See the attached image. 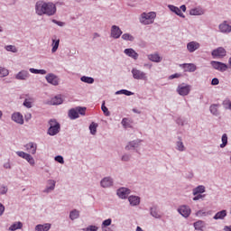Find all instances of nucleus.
<instances>
[{"label": "nucleus", "mask_w": 231, "mask_h": 231, "mask_svg": "<svg viewBox=\"0 0 231 231\" xmlns=\"http://www.w3.org/2000/svg\"><path fill=\"white\" fill-rule=\"evenodd\" d=\"M34 10L37 15H47V17H53V15L57 14V5L53 2L39 0L35 3Z\"/></svg>", "instance_id": "f257e3e1"}, {"label": "nucleus", "mask_w": 231, "mask_h": 231, "mask_svg": "<svg viewBox=\"0 0 231 231\" xmlns=\"http://www.w3.org/2000/svg\"><path fill=\"white\" fill-rule=\"evenodd\" d=\"M156 19V12L142 13L139 16V23L143 26H149V24H154Z\"/></svg>", "instance_id": "f03ea898"}, {"label": "nucleus", "mask_w": 231, "mask_h": 231, "mask_svg": "<svg viewBox=\"0 0 231 231\" xmlns=\"http://www.w3.org/2000/svg\"><path fill=\"white\" fill-rule=\"evenodd\" d=\"M86 106H77L69 110L68 116L70 120H77L81 115V116H86Z\"/></svg>", "instance_id": "7ed1b4c3"}, {"label": "nucleus", "mask_w": 231, "mask_h": 231, "mask_svg": "<svg viewBox=\"0 0 231 231\" xmlns=\"http://www.w3.org/2000/svg\"><path fill=\"white\" fill-rule=\"evenodd\" d=\"M50 127L48 129L47 134L50 136H55L56 134H59L60 133V124L57 122L55 119H51L49 121Z\"/></svg>", "instance_id": "20e7f679"}, {"label": "nucleus", "mask_w": 231, "mask_h": 231, "mask_svg": "<svg viewBox=\"0 0 231 231\" xmlns=\"http://www.w3.org/2000/svg\"><path fill=\"white\" fill-rule=\"evenodd\" d=\"M143 141L141 139H136L134 141H130L127 145L125 147V151H135V152H137V154H140V150L138 149V147H140V144L143 143Z\"/></svg>", "instance_id": "39448f33"}, {"label": "nucleus", "mask_w": 231, "mask_h": 231, "mask_svg": "<svg viewBox=\"0 0 231 231\" xmlns=\"http://www.w3.org/2000/svg\"><path fill=\"white\" fill-rule=\"evenodd\" d=\"M190 89H192V87L186 83H181L177 88V93L180 97H187L190 93Z\"/></svg>", "instance_id": "423d86ee"}, {"label": "nucleus", "mask_w": 231, "mask_h": 231, "mask_svg": "<svg viewBox=\"0 0 231 231\" xmlns=\"http://www.w3.org/2000/svg\"><path fill=\"white\" fill-rule=\"evenodd\" d=\"M131 73L135 80H147V73L136 68L132 69Z\"/></svg>", "instance_id": "0eeeda50"}, {"label": "nucleus", "mask_w": 231, "mask_h": 231, "mask_svg": "<svg viewBox=\"0 0 231 231\" xmlns=\"http://www.w3.org/2000/svg\"><path fill=\"white\" fill-rule=\"evenodd\" d=\"M45 80H47L48 84H51V86H59V84H60V79L53 73L47 74L45 76Z\"/></svg>", "instance_id": "6e6552de"}, {"label": "nucleus", "mask_w": 231, "mask_h": 231, "mask_svg": "<svg viewBox=\"0 0 231 231\" xmlns=\"http://www.w3.org/2000/svg\"><path fill=\"white\" fill-rule=\"evenodd\" d=\"M129 194H131V190L129 189V188L121 187L116 190V196L120 199H128Z\"/></svg>", "instance_id": "1a4fd4ad"}, {"label": "nucleus", "mask_w": 231, "mask_h": 231, "mask_svg": "<svg viewBox=\"0 0 231 231\" xmlns=\"http://www.w3.org/2000/svg\"><path fill=\"white\" fill-rule=\"evenodd\" d=\"M177 212H179L182 217L187 219V217H189L190 214H192V209L187 205H181L178 208Z\"/></svg>", "instance_id": "9d476101"}, {"label": "nucleus", "mask_w": 231, "mask_h": 231, "mask_svg": "<svg viewBox=\"0 0 231 231\" xmlns=\"http://www.w3.org/2000/svg\"><path fill=\"white\" fill-rule=\"evenodd\" d=\"M210 64L214 69H217V71H221V73H224V71L228 69V65H226V63L212 60Z\"/></svg>", "instance_id": "9b49d317"}, {"label": "nucleus", "mask_w": 231, "mask_h": 231, "mask_svg": "<svg viewBox=\"0 0 231 231\" xmlns=\"http://www.w3.org/2000/svg\"><path fill=\"white\" fill-rule=\"evenodd\" d=\"M113 185H115V180L111 176L105 177L100 180V187L102 189H111Z\"/></svg>", "instance_id": "f8f14e48"}, {"label": "nucleus", "mask_w": 231, "mask_h": 231, "mask_svg": "<svg viewBox=\"0 0 231 231\" xmlns=\"http://www.w3.org/2000/svg\"><path fill=\"white\" fill-rule=\"evenodd\" d=\"M122 33L124 32L118 25H112L110 32V37H112V39H120Z\"/></svg>", "instance_id": "ddd939ff"}, {"label": "nucleus", "mask_w": 231, "mask_h": 231, "mask_svg": "<svg viewBox=\"0 0 231 231\" xmlns=\"http://www.w3.org/2000/svg\"><path fill=\"white\" fill-rule=\"evenodd\" d=\"M218 30L220 33H224L226 35H228V33H231V25L228 24L227 21H224L218 25Z\"/></svg>", "instance_id": "4468645a"}, {"label": "nucleus", "mask_w": 231, "mask_h": 231, "mask_svg": "<svg viewBox=\"0 0 231 231\" xmlns=\"http://www.w3.org/2000/svg\"><path fill=\"white\" fill-rule=\"evenodd\" d=\"M199 48H201V44L198 42H189L187 43V50L189 53H194V51H197Z\"/></svg>", "instance_id": "2eb2a0df"}, {"label": "nucleus", "mask_w": 231, "mask_h": 231, "mask_svg": "<svg viewBox=\"0 0 231 231\" xmlns=\"http://www.w3.org/2000/svg\"><path fill=\"white\" fill-rule=\"evenodd\" d=\"M184 71L189 72V73H194L196 69H198V67H196V64L194 63H183L180 65Z\"/></svg>", "instance_id": "dca6fc26"}, {"label": "nucleus", "mask_w": 231, "mask_h": 231, "mask_svg": "<svg viewBox=\"0 0 231 231\" xmlns=\"http://www.w3.org/2000/svg\"><path fill=\"white\" fill-rule=\"evenodd\" d=\"M211 55L212 57H226V50L223 47H218L212 51Z\"/></svg>", "instance_id": "f3484780"}, {"label": "nucleus", "mask_w": 231, "mask_h": 231, "mask_svg": "<svg viewBox=\"0 0 231 231\" xmlns=\"http://www.w3.org/2000/svg\"><path fill=\"white\" fill-rule=\"evenodd\" d=\"M16 80H28L30 79V72L26 69L19 71L15 77Z\"/></svg>", "instance_id": "a211bd4d"}, {"label": "nucleus", "mask_w": 231, "mask_h": 231, "mask_svg": "<svg viewBox=\"0 0 231 231\" xmlns=\"http://www.w3.org/2000/svg\"><path fill=\"white\" fill-rule=\"evenodd\" d=\"M55 185H57V181H55L53 180H48L47 186H46L45 189L43 190V192L45 194H50V192H53V190H55Z\"/></svg>", "instance_id": "6ab92c4d"}, {"label": "nucleus", "mask_w": 231, "mask_h": 231, "mask_svg": "<svg viewBox=\"0 0 231 231\" xmlns=\"http://www.w3.org/2000/svg\"><path fill=\"white\" fill-rule=\"evenodd\" d=\"M150 216L154 217V219H162V214L158 210V206L154 205L150 208Z\"/></svg>", "instance_id": "aec40b11"}, {"label": "nucleus", "mask_w": 231, "mask_h": 231, "mask_svg": "<svg viewBox=\"0 0 231 231\" xmlns=\"http://www.w3.org/2000/svg\"><path fill=\"white\" fill-rule=\"evenodd\" d=\"M124 54L127 55V57H131V59H134V60H138V52L134 51L133 48L125 49Z\"/></svg>", "instance_id": "412c9836"}, {"label": "nucleus", "mask_w": 231, "mask_h": 231, "mask_svg": "<svg viewBox=\"0 0 231 231\" xmlns=\"http://www.w3.org/2000/svg\"><path fill=\"white\" fill-rule=\"evenodd\" d=\"M11 118L13 122H15L16 124H20V125H23V124H24V118L23 117V115H21V113L19 112L14 113Z\"/></svg>", "instance_id": "4be33fe9"}, {"label": "nucleus", "mask_w": 231, "mask_h": 231, "mask_svg": "<svg viewBox=\"0 0 231 231\" xmlns=\"http://www.w3.org/2000/svg\"><path fill=\"white\" fill-rule=\"evenodd\" d=\"M24 147L29 154H35L37 152V143L33 142L28 143Z\"/></svg>", "instance_id": "5701e85b"}, {"label": "nucleus", "mask_w": 231, "mask_h": 231, "mask_svg": "<svg viewBox=\"0 0 231 231\" xmlns=\"http://www.w3.org/2000/svg\"><path fill=\"white\" fill-rule=\"evenodd\" d=\"M128 201L131 207H138V205H140L141 199L138 196L131 195L128 197Z\"/></svg>", "instance_id": "b1692460"}, {"label": "nucleus", "mask_w": 231, "mask_h": 231, "mask_svg": "<svg viewBox=\"0 0 231 231\" xmlns=\"http://www.w3.org/2000/svg\"><path fill=\"white\" fill-rule=\"evenodd\" d=\"M193 226L195 230L204 231L205 228H207V223L203 220H198L195 223H193Z\"/></svg>", "instance_id": "393cba45"}, {"label": "nucleus", "mask_w": 231, "mask_h": 231, "mask_svg": "<svg viewBox=\"0 0 231 231\" xmlns=\"http://www.w3.org/2000/svg\"><path fill=\"white\" fill-rule=\"evenodd\" d=\"M168 8L169 10H171V12H173V14H176V15H179V17L185 19V14L181 13V9H180L178 6L169 5Z\"/></svg>", "instance_id": "a878e982"}, {"label": "nucleus", "mask_w": 231, "mask_h": 231, "mask_svg": "<svg viewBox=\"0 0 231 231\" xmlns=\"http://www.w3.org/2000/svg\"><path fill=\"white\" fill-rule=\"evenodd\" d=\"M51 53H55L57 50H59V46L60 44V39H57V36H54V38L51 39Z\"/></svg>", "instance_id": "bb28decb"}, {"label": "nucleus", "mask_w": 231, "mask_h": 231, "mask_svg": "<svg viewBox=\"0 0 231 231\" xmlns=\"http://www.w3.org/2000/svg\"><path fill=\"white\" fill-rule=\"evenodd\" d=\"M50 228H51V224L50 223L38 224L35 226L36 231H50Z\"/></svg>", "instance_id": "cd10ccee"}, {"label": "nucleus", "mask_w": 231, "mask_h": 231, "mask_svg": "<svg viewBox=\"0 0 231 231\" xmlns=\"http://www.w3.org/2000/svg\"><path fill=\"white\" fill-rule=\"evenodd\" d=\"M209 111L214 116H219V104H212L209 106Z\"/></svg>", "instance_id": "c85d7f7f"}, {"label": "nucleus", "mask_w": 231, "mask_h": 231, "mask_svg": "<svg viewBox=\"0 0 231 231\" xmlns=\"http://www.w3.org/2000/svg\"><path fill=\"white\" fill-rule=\"evenodd\" d=\"M80 217V211L79 209H72L69 212V219L71 221H75V219H79Z\"/></svg>", "instance_id": "c756f323"}, {"label": "nucleus", "mask_w": 231, "mask_h": 231, "mask_svg": "<svg viewBox=\"0 0 231 231\" xmlns=\"http://www.w3.org/2000/svg\"><path fill=\"white\" fill-rule=\"evenodd\" d=\"M226 216V209H223L221 211H218L216 213V215L213 217V219L217 221V219H225V217Z\"/></svg>", "instance_id": "7c9ffc66"}, {"label": "nucleus", "mask_w": 231, "mask_h": 231, "mask_svg": "<svg viewBox=\"0 0 231 231\" xmlns=\"http://www.w3.org/2000/svg\"><path fill=\"white\" fill-rule=\"evenodd\" d=\"M62 102H63L62 97L60 96H56L51 99V106H60Z\"/></svg>", "instance_id": "2f4dec72"}, {"label": "nucleus", "mask_w": 231, "mask_h": 231, "mask_svg": "<svg viewBox=\"0 0 231 231\" xmlns=\"http://www.w3.org/2000/svg\"><path fill=\"white\" fill-rule=\"evenodd\" d=\"M205 192V186L199 185L193 189L192 194L193 196H198V194H203Z\"/></svg>", "instance_id": "473e14b6"}, {"label": "nucleus", "mask_w": 231, "mask_h": 231, "mask_svg": "<svg viewBox=\"0 0 231 231\" xmlns=\"http://www.w3.org/2000/svg\"><path fill=\"white\" fill-rule=\"evenodd\" d=\"M178 142L176 143V149L180 151V152H183L185 151V144H183V141H181V137H178Z\"/></svg>", "instance_id": "72a5a7b5"}, {"label": "nucleus", "mask_w": 231, "mask_h": 231, "mask_svg": "<svg viewBox=\"0 0 231 231\" xmlns=\"http://www.w3.org/2000/svg\"><path fill=\"white\" fill-rule=\"evenodd\" d=\"M205 11L201 8H193L189 11V15H203Z\"/></svg>", "instance_id": "f704fd0d"}, {"label": "nucleus", "mask_w": 231, "mask_h": 231, "mask_svg": "<svg viewBox=\"0 0 231 231\" xmlns=\"http://www.w3.org/2000/svg\"><path fill=\"white\" fill-rule=\"evenodd\" d=\"M148 59L152 62H162V58L159 54H150L148 55Z\"/></svg>", "instance_id": "c9c22d12"}, {"label": "nucleus", "mask_w": 231, "mask_h": 231, "mask_svg": "<svg viewBox=\"0 0 231 231\" xmlns=\"http://www.w3.org/2000/svg\"><path fill=\"white\" fill-rule=\"evenodd\" d=\"M23 228V224L21 222H15L9 226L10 231L21 230Z\"/></svg>", "instance_id": "e433bc0d"}, {"label": "nucleus", "mask_w": 231, "mask_h": 231, "mask_svg": "<svg viewBox=\"0 0 231 231\" xmlns=\"http://www.w3.org/2000/svg\"><path fill=\"white\" fill-rule=\"evenodd\" d=\"M98 127V124L95 123V122H92L89 126H88V129L90 131V134H97V128Z\"/></svg>", "instance_id": "4c0bfd02"}, {"label": "nucleus", "mask_w": 231, "mask_h": 231, "mask_svg": "<svg viewBox=\"0 0 231 231\" xmlns=\"http://www.w3.org/2000/svg\"><path fill=\"white\" fill-rule=\"evenodd\" d=\"M81 82H85V84H93L95 82V79L92 77H88V76H82L80 78Z\"/></svg>", "instance_id": "58836bf2"}, {"label": "nucleus", "mask_w": 231, "mask_h": 231, "mask_svg": "<svg viewBox=\"0 0 231 231\" xmlns=\"http://www.w3.org/2000/svg\"><path fill=\"white\" fill-rule=\"evenodd\" d=\"M112 223H113V219H111V218H107V219L104 220L101 224V229L104 230L105 228L111 226Z\"/></svg>", "instance_id": "ea45409f"}, {"label": "nucleus", "mask_w": 231, "mask_h": 231, "mask_svg": "<svg viewBox=\"0 0 231 231\" xmlns=\"http://www.w3.org/2000/svg\"><path fill=\"white\" fill-rule=\"evenodd\" d=\"M221 140H222V143L220 144V148L225 149V146L228 145V135L226 134H224L222 135Z\"/></svg>", "instance_id": "a19ab883"}, {"label": "nucleus", "mask_w": 231, "mask_h": 231, "mask_svg": "<svg viewBox=\"0 0 231 231\" xmlns=\"http://www.w3.org/2000/svg\"><path fill=\"white\" fill-rule=\"evenodd\" d=\"M123 41H129L130 42H134V36H133L131 33H124L122 35Z\"/></svg>", "instance_id": "79ce46f5"}, {"label": "nucleus", "mask_w": 231, "mask_h": 231, "mask_svg": "<svg viewBox=\"0 0 231 231\" xmlns=\"http://www.w3.org/2000/svg\"><path fill=\"white\" fill-rule=\"evenodd\" d=\"M209 214H210V211L207 212L203 209H200V210L196 212L197 217H205L208 216Z\"/></svg>", "instance_id": "37998d69"}, {"label": "nucleus", "mask_w": 231, "mask_h": 231, "mask_svg": "<svg viewBox=\"0 0 231 231\" xmlns=\"http://www.w3.org/2000/svg\"><path fill=\"white\" fill-rule=\"evenodd\" d=\"M24 160H26L29 164L35 165V159H33V157L30 153H27V155H25Z\"/></svg>", "instance_id": "c03bdc74"}, {"label": "nucleus", "mask_w": 231, "mask_h": 231, "mask_svg": "<svg viewBox=\"0 0 231 231\" xmlns=\"http://www.w3.org/2000/svg\"><path fill=\"white\" fill-rule=\"evenodd\" d=\"M101 110L103 111L105 116H111V112H109V109L107 106H106V103L102 104Z\"/></svg>", "instance_id": "a18cd8bd"}, {"label": "nucleus", "mask_w": 231, "mask_h": 231, "mask_svg": "<svg viewBox=\"0 0 231 231\" xmlns=\"http://www.w3.org/2000/svg\"><path fill=\"white\" fill-rule=\"evenodd\" d=\"M222 106L223 107H225L226 109H230L231 111V101L228 98H226L223 102H222Z\"/></svg>", "instance_id": "49530a36"}, {"label": "nucleus", "mask_w": 231, "mask_h": 231, "mask_svg": "<svg viewBox=\"0 0 231 231\" xmlns=\"http://www.w3.org/2000/svg\"><path fill=\"white\" fill-rule=\"evenodd\" d=\"M9 74H10V72L8 71L7 69L0 67V77L1 78L8 77Z\"/></svg>", "instance_id": "de8ad7c7"}, {"label": "nucleus", "mask_w": 231, "mask_h": 231, "mask_svg": "<svg viewBox=\"0 0 231 231\" xmlns=\"http://www.w3.org/2000/svg\"><path fill=\"white\" fill-rule=\"evenodd\" d=\"M5 50L6 51H12V53H17V47L14 45H6Z\"/></svg>", "instance_id": "09e8293b"}, {"label": "nucleus", "mask_w": 231, "mask_h": 231, "mask_svg": "<svg viewBox=\"0 0 231 231\" xmlns=\"http://www.w3.org/2000/svg\"><path fill=\"white\" fill-rule=\"evenodd\" d=\"M133 156L131 155V153H124L123 156L121 157V161L122 162H131V158Z\"/></svg>", "instance_id": "8fccbe9b"}, {"label": "nucleus", "mask_w": 231, "mask_h": 231, "mask_svg": "<svg viewBox=\"0 0 231 231\" xmlns=\"http://www.w3.org/2000/svg\"><path fill=\"white\" fill-rule=\"evenodd\" d=\"M7 192H8V187L2 185L0 187V195L5 196V194H7Z\"/></svg>", "instance_id": "3c124183"}, {"label": "nucleus", "mask_w": 231, "mask_h": 231, "mask_svg": "<svg viewBox=\"0 0 231 231\" xmlns=\"http://www.w3.org/2000/svg\"><path fill=\"white\" fill-rule=\"evenodd\" d=\"M83 231H98V226H88L87 228H83Z\"/></svg>", "instance_id": "603ef678"}, {"label": "nucleus", "mask_w": 231, "mask_h": 231, "mask_svg": "<svg viewBox=\"0 0 231 231\" xmlns=\"http://www.w3.org/2000/svg\"><path fill=\"white\" fill-rule=\"evenodd\" d=\"M55 162H57L58 163H61L64 164V157H62V155H57L55 158H54Z\"/></svg>", "instance_id": "864d4df0"}, {"label": "nucleus", "mask_w": 231, "mask_h": 231, "mask_svg": "<svg viewBox=\"0 0 231 231\" xmlns=\"http://www.w3.org/2000/svg\"><path fill=\"white\" fill-rule=\"evenodd\" d=\"M205 196H206L205 194L202 195L201 193H199L195 195V197L193 198V201H199V199H203Z\"/></svg>", "instance_id": "5fc2aeb1"}, {"label": "nucleus", "mask_w": 231, "mask_h": 231, "mask_svg": "<svg viewBox=\"0 0 231 231\" xmlns=\"http://www.w3.org/2000/svg\"><path fill=\"white\" fill-rule=\"evenodd\" d=\"M24 107H27L28 109H31L32 107V102L28 99H24L23 101Z\"/></svg>", "instance_id": "6e6d98bb"}, {"label": "nucleus", "mask_w": 231, "mask_h": 231, "mask_svg": "<svg viewBox=\"0 0 231 231\" xmlns=\"http://www.w3.org/2000/svg\"><path fill=\"white\" fill-rule=\"evenodd\" d=\"M176 124H178V125L183 126V125H185V119L179 117L176 120Z\"/></svg>", "instance_id": "4d7b16f0"}, {"label": "nucleus", "mask_w": 231, "mask_h": 231, "mask_svg": "<svg viewBox=\"0 0 231 231\" xmlns=\"http://www.w3.org/2000/svg\"><path fill=\"white\" fill-rule=\"evenodd\" d=\"M17 156H19L20 158H23L24 160V158L27 156L28 153L23 152V151H18L16 152Z\"/></svg>", "instance_id": "13d9d810"}, {"label": "nucleus", "mask_w": 231, "mask_h": 231, "mask_svg": "<svg viewBox=\"0 0 231 231\" xmlns=\"http://www.w3.org/2000/svg\"><path fill=\"white\" fill-rule=\"evenodd\" d=\"M51 23H53L54 24H57L58 26H60V27H62L66 24L64 22L57 21L55 19H52Z\"/></svg>", "instance_id": "bf43d9fd"}, {"label": "nucleus", "mask_w": 231, "mask_h": 231, "mask_svg": "<svg viewBox=\"0 0 231 231\" xmlns=\"http://www.w3.org/2000/svg\"><path fill=\"white\" fill-rule=\"evenodd\" d=\"M180 77H181L180 73H175V74L169 76V80H173V79H180Z\"/></svg>", "instance_id": "052dcab7"}, {"label": "nucleus", "mask_w": 231, "mask_h": 231, "mask_svg": "<svg viewBox=\"0 0 231 231\" xmlns=\"http://www.w3.org/2000/svg\"><path fill=\"white\" fill-rule=\"evenodd\" d=\"M218 84H219V79L214 78V79L211 80V86H218Z\"/></svg>", "instance_id": "680f3d73"}, {"label": "nucleus", "mask_w": 231, "mask_h": 231, "mask_svg": "<svg viewBox=\"0 0 231 231\" xmlns=\"http://www.w3.org/2000/svg\"><path fill=\"white\" fill-rule=\"evenodd\" d=\"M124 95H125L126 97H132V95H134V93L130 90L124 89Z\"/></svg>", "instance_id": "e2e57ef3"}, {"label": "nucleus", "mask_w": 231, "mask_h": 231, "mask_svg": "<svg viewBox=\"0 0 231 231\" xmlns=\"http://www.w3.org/2000/svg\"><path fill=\"white\" fill-rule=\"evenodd\" d=\"M4 169H12V165L10 164V161L4 163Z\"/></svg>", "instance_id": "0e129e2a"}, {"label": "nucleus", "mask_w": 231, "mask_h": 231, "mask_svg": "<svg viewBox=\"0 0 231 231\" xmlns=\"http://www.w3.org/2000/svg\"><path fill=\"white\" fill-rule=\"evenodd\" d=\"M5 214V205L0 203V216H3Z\"/></svg>", "instance_id": "69168bd1"}, {"label": "nucleus", "mask_w": 231, "mask_h": 231, "mask_svg": "<svg viewBox=\"0 0 231 231\" xmlns=\"http://www.w3.org/2000/svg\"><path fill=\"white\" fill-rule=\"evenodd\" d=\"M114 226L115 225H112L110 227H105L102 231H115V229H113Z\"/></svg>", "instance_id": "338daca9"}, {"label": "nucleus", "mask_w": 231, "mask_h": 231, "mask_svg": "<svg viewBox=\"0 0 231 231\" xmlns=\"http://www.w3.org/2000/svg\"><path fill=\"white\" fill-rule=\"evenodd\" d=\"M224 231H231V226H225Z\"/></svg>", "instance_id": "774afa93"}]
</instances>
